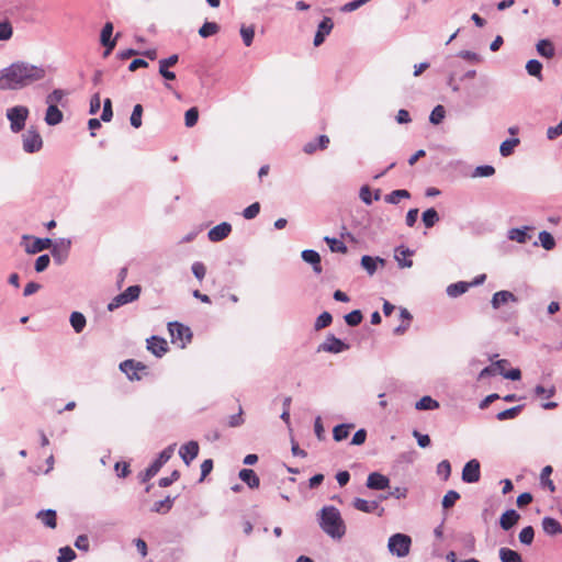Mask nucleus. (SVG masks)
I'll return each mask as SVG.
<instances>
[{"mask_svg": "<svg viewBox=\"0 0 562 562\" xmlns=\"http://www.w3.org/2000/svg\"><path fill=\"white\" fill-rule=\"evenodd\" d=\"M324 240L326 241V244L329 246V249L333 251V252H341V254H346L348 248L347 246L341 241V240H338L337 238H333V237H328L326 236L324 238Z\"/></svg>", "mask_w": 562, "mask_h": 562, "instance_id": "nucleus-41", "label": "nucleus"}, {"mask_svg": "<svg viewBox=\"0 0 562 562\" xmlns=\"http://www.w3.org/2000/svg\"><path fill=\"white\" fill-rule=\"evenodd\" d=\"M142 115H143L142 104L134 105L131 117H130L131 125L134 128H139L142 126V123H143Z\"/></svg>", "mask_w": 562, "mask_h": 562, "instance_id": "nucleus-44", "label": "nucleus"}, {"mask_svg": "<svg viewBox=\"0 0 562 562\" xmlns=\"http://www.w3.org/2000/svg\"><path fill=\"white\" fill-rule=\"evenodd\" d=\"M495 173V168L490 165L477 166L474 169L473 177H491Z\"/></svg>", "mask_w": 562, "mask_h": 562, "instance_id": "nucleus-59", "label": "nucleus"}, {"mask_svg": "<svg viewBox=\"0 0 562 562\" xmlns=\"http://www.w3.org/2000/svg\"><path fill=\"white\" fill-rule=\"evenodd\" d=\"M353 428L352 424H340L333 429V437L336 441H341L349 436V430Z\"/></svg>", "mask_w": 562, "mask_h": 562, "instance_id": "nucleus-36", "label": "nucleus"}, {"mask_svg": "<svg viewBox=\"0 0 562 562\" xmlns=\"http://www.w3.org/2000/svg\"><path fill=\"white\" fill-rule=\"evenodd\" d=\"M259 212H260V204L258 202H255V203L250 204L249 206H247L246 209H244L243 216L246 220H252L259 214Z\"/></svg>", "mask_w": 562, "mask_h": 562, "instance_id": "nucleus-60", "label": "nucleus"}, {"mask_svg": "<svg viewBox=\"0 0 562 562\" xmlns=\"http://www.w3.org/2000/svg\"><path fill=\"white\" fill-rule=\"evenodd\" d=\"M120 369L126 373V375L133 380V379H139L137 375V371L144 370L145 366L140 362H137L135 360H125L120 364Z\"/></svg>", "mask_w": 562, "mask_h": 562, "instance_id": "nucleus-17", "label": "nucleus"}, {"mask_svg": "<svg viewBox=\"0 0 562 562\" xmlns=\"http://www.w3.org/2000/svg\"><path fill=\"white\" fill-rule=\"evenodd\" d=\"M527 72L536 77L538 80H542V64L537 59H530L526 64Z\"/></svg>", "mask_w": 562, "mask_h": 562, "instance_id": "nucleus-34", "label": "nucleus"}, {"mask_svg": "<svg viewBox=\"0 0 562 562\" xmlns=\"http://www.w3.org/2000/svg\"><path fill=\"white\" fill-rule=\"evenodd\" d=\"M333 321L331 314L323 312L315 321L314 327L316 330L323 329L330 325Z\"/></svg>", "mask_w": 562, "mask_h": 562, "instance_id": "nucleus-52", "label": "nucleus"}, {"mask_svg": "<svg viewBox=\"0 0 562 562\" xmlns=\"http://www.w3.org/2000/svg\"><path fill=\"white\" fill-rule=\"evenodd\" d=\"M69 322L76 334L82 333L87 325V319L80 312H72L70 314Z\"/></svg>", "mask_w": 562, "mask_h": 562, "instance_id": "nucleus-29", "label": "nucleus"}, {"mask_svg": "<svg viewBox=\"0 0 562 562\" xmlns=\"http://www.w3.org/2000/svg\"><path fill=\"white\" fill-rule=\"evenodd\" d=\"M168 330L172 338V342H180L181 347L191 340L192 333L189 327L182 325L179 322H170L168 324Z\"/></svg>", "mask_w": 562, "mask_h": 562, "instance_id": "nucleus-7", "label": "nucleus"}, {"mask_svg": "<svg viewBox=\"0 0 562 562\" xmlns=\"http://www.w3.org/2000/svg\"><path fill=\"white\" fill-rule=\"evenodd\" d=\"M518 538L522 544L530 546L535 538L533 528L531 526L522 528L521 531L519 532Z\"/></svg>", "mask_w": 562, "mask_h": 562, "instance_id": "nucleus-47", "label": "nucleus"}, {"mask_svg": "<svg viewBox=\"0 0 562 562\" xmlns=\"http://www.w3.org/2000/svg\"><path fill=\"white\" fill-rule=\"evenodd\" d=\"M460 541H461V543H462L463 548H464L468 552L472 553V552H474V551H475V542H476V541H475V538H474V536H473L472 533H465V535H463V536L460 538Z\"/></svg>", "mask_w": 562, "mask_h": 562, "instance_id": "nucleus-55", "label": "nucleus"}, {"mask_svg": "<svg viewBox=\"0 0 562 562\" xmlns=\"http://www.w3.org/2000/svg\"><path fill=\"white\" fill-rule=\"evenodd\" d=\"M240 35L243 37L244 44L246 46H250L254 41L255 29L252 26H241Z\"/></svg>", "mask_w": 562, "mask_h": 562, "instance_id": "nucleus-57", "label": "nucleus"}, {"mask_svg": "<svg viewBox=\"0 0 562 562\" xmlns=\"http://www.w3.org/2000/svg\"><path fill=\"white\" fill-rule=\"evenodd\" d=\"M509 302L517 303L518 299L510 291L503 290L493 294L491 304L493 308L498 310L502 305Z\"/></svg>", "mask_w": 562, "mask_h": 562, "instance_id": "nucleus-16", "label": "nucleus"}, {"mask_svg": "<svg viewBox=\"0 0 562 562\" xmlns=\"http://www.w3.org/2000/svg\"><path fill=\"white\" fill-rule=\"evenodd\" d=\"M52 243L53 241L49 238H35L31 245L26 246L25 250L29 254H37L40 251L50 248Z\"/></svg>", "mask_w": 562, "mask_h": 562, "instance_id": "nucleus-28", "label": "nucleus"}, {"mask_svg": "<svg viewBox=\"0 0 562 562\" xmlns=\"http://www.w3.org/2000/svg\"><path fill=\"white\" fill-rule=\"evenodd\" d=\"M322 530L333 539H341L346 533V525L340 512L335 506H324L318 515Z\"/></svg>", "mask_w": 562, "mask_h": 562, "instance_id": "nucleus-2", "label": "nucleus"}, {"mask_svg": "<svg viewBox=\"0 0 562 562\" xmlns=\"http://www.w3.org/2000/svg\"><path fill=\"white\" fill-rule=\"evenodd\" d=\"M112 116H113L112 101H111V99L106 98L103 102V111L101 114V120L103 122H110L112 120Z\"/></svg>", "mask_w": 562, "mask_h": 562, "instance_id": "nucleus-61", "label": "nucleus"}, {"mask_svg": "<svg viewBox=\"0 0 562 562\" xmlns=\"http://www.w3.org/2000/svg\"><path fill=\"white\" fill-rule=\"evenodd\" d=\"M537 52L540 56L552 58L555 54L553 44L549 40H540L536 45Z\"/></svg>", "mask_w": 562, "mask_h": 562, "instance_id": "nucleus-31", "label": "nucleus"}, {"mask_svg": "<svg viewBox=\"0 0 562 562\" xmlns=\"http://www.w3.org/2000/svg\"><path fill=\"white\" fill-rule=\"evenodd\" d=\"M46 68L27 61H15L0 69V90H22L42 81Z\"/></svg>", "mask_w": 562, "mask_h": 562, "instance_id": "nucleus-1", "label": "nucleus"}, {"mask_svg": "<svg viewBox=\"0 0 562 562\" xmlns=\"http://www.w3.org/2000/svg\"><path fill=\"white\" fill-rule=\"evenodd\" d=\"M191 270H192V273L194 274V277L199 281H202L204 279L205 273H206V268H205V266L202 262L195 261L192 265Z\"/></svg>", "mask_w": 562, "mask_h": 562, "instance_id": "nucleus-62", "label": "nucleus"}, {"mask_svg": "<svg viewBox=\"0 0 562 562\" xmlns=\"http://www.w3.org/2000/svg\"><path fill=\"white\" fill-rule=\"evenodd\" d=\"M13 29L10 22H0V41H8L12 37Z\"/></svg>", "mask_w": 562, "mask_h": 562, "instance_id": "nucleus-58", "label": "nucleus"}, {"mask_svg": "<svg viewBox=\"0 0 562 562\" xmlns=\"http://www.w3.org/2000/svg\"><path fill=\"white\" fill-rule=\"evenodd\" d=\"M471 284L464 281H459L447 286V294L450 297H458L470 289Z\"/></svg>", "mask_w": 562, "mask_h": 562, "instance_id": "nucleus-30", "label": "nucleus"}, {"mask_svg": "<svg viewBox=\"0 0 562 562\" xmlns=\"http://www.w3.org/2000/svg\"><path fill=\"white\" fill-rule=\"evenodd\" d=\"M220 30V26L215 22H205L200 29H199V35L201 37H209L214 34H216Z\"/></svg>", "mask_w": 562, "mask_h": 562, "instance_id": "nucleus-42", "label": "nucleus"}, {"mask_svg": "<svg viewBox=\"0 0 562 562\" xmlns=\"http://www.w3.org/2000/svg\"><path fill=\"white\" fill-rule=\"evenodd\" d=\"M519 518L520 515L515 509H508L501 516L499 525L502 529L509 530L518 522Z\"/></svg>", "mask_w": 562, "mask_h": 562, "instance_id": "nucleus-22", "label": "nucleus"}, {"mask_svg": "<svg viewBox=\"0 0 562 562\" xmlns=\"http://www.w3.org/2000/svg\"><path fill=\"white\" fill-rule=\"evenodd\" d=\"M552 473V467L551 465H546L542 471H541V474H540V481H541V484L546 487H548L550 490V492H554L555 491V486L553 484V482L550 480V474Z\"/></svg>", "mask_w": 562, "mask_h": 562, "instance_id": "nucleus-43", "label": "nucleus"}, {"mask_svg": "<svg viewBox=\"0 0 562 562\" xmlns=\"http://www.w3.org/2000/svg\"><path fill=\"white\" fill-rule=\"evenodd\" d=\"M50 262V258L48 255H41L35 261V271L43 272L47 269Z\"/></svg>", "mask_w": 562, "mask_h": 562, "instance_id": "nucleus-63", "label": "nucleus"}, {"mask_svg": "<svg viewBox=\"0 0 562 562\" xmlns=\"http://www.w3.org/2000/svg\"><path fill=\"white\" fill-rule=\"evenodd\" d=\"M362 321V313L361 311L359 310H355L350 313H348L347 315H345V322L349 325V326H357L361 323Z\"/></svg>", "mask_w": 562, "mask_h": 562, "instance_id": "nucleus-54", "label": "nucleus"}, {"mask_svg": "<svg viewBox=\"0 0 562 562\" xmlns=\"http://www.w3.org/2000/svg\"><path fill=\"white\" fill-rule=\"evenodd\" d=\"M57 562H71L76 559V552L70 547H63L58 551Z\"/></svg>", "mask_w": 562, "mask_h": 562, "instance_id": "nucleus-51", "label": "nucleus"}, {"mask_svg": "<svg viewBox=\"0 0 562 562\" xmlns=\"http://www.w3.org/2000/svg\"><path fill=\"white\" fill-rule=\"evenodd\" d=\"M199 120V111L196 108H190L184 114V124L187 127H193Z\"/></svg>", "mask_w": 562, "mask_h": 562, "instance_id": "nucleus-53", "label": "nucleus"}, {"mask_svg": "<svg viewBox=\"0 0 562 562\" xmlns=\"http://www.w3.org/2000/svg\"><path fill=\"white\" fill-rule=\"evenodd\" d=\"M414 251L408 248H397L395 252V259L398 263L400 268H411L413 266V261L411 259H406V257L413 256Z\"/></svg>", "mask_w": 562, "mask_h": 562, "instance_id": "nucleus-27", "label": "nucleus"}, {"mask_svg": "<svg viewBox=\"0 0 562 562\" xmlns=\"http://www.w3.org/2000/svg\"><path fill=\"white\" fill-rule=\"evenodd\" d=\"M366 486L370 490L383 491L390 487V479L380 472H372L367 477Z\"/></svg>", "mask_w": 562, "mask_h": 562, "instance_id": "nucleus-11", "label": "nucleus"}, {"mask_svg": "<svg viewBox=\"0 0 562 562\" xmlns=\"http://www.w3.org/2000/svg\"><path fill=\"white\" fill-rule=\"evenodd\" d=\"M301 257L305 262L313 266L315 273L322 272L321 256L317 251L313 249H305L302 251Z\"/></svg>", "mask_w": 562, "mask_h": 562, "instance_id": "nucleus-20", "label": "nucleus"}, {"mask_svg": "<svg viewBox=\"0 0 562 562\" xmlns=\"http://www.w3.org/2000/svg\"><path fill=\"white\" fill-rule=\"evenodd\" d=\"M446 116V110L442 105H436L430 113L429 121L430 123L438 125L440 124Z\"/></svg>", "mask_w": 562, "mask_h": 562, "instance_id": "nucleus-49", "label": "nucleus"}, {"mask_svg": "<svg viewBox=\"0 0 562 562\" xmlns=\"http://www.w3.org/2000/svg\"><path fill=\"white\" fill-rule=\"evenodd\" d=\"M422 218L425 226L431 228L439 221V214L434 207H430L423 213Z\"/></svg>", "mask_w": 562, "mask_h": 562, "instance_id": "nucleus-37", "label": "nucleus"}, {"mask_svg": "<svg viewBox=\"0 0 562 562\" xmlns=\"http://www.w3.org/2000/svg\"><path fill=\"white\" fill-rule=\"evenodd\" d=\"M521 408H522V406H520V405L507 408L505 411L499 412L496 415V418L498 420L514 419L515 417L518 416V414L520 413Z\"/></svg>", "mask_w": 562, "mask_h": 562, "instance_id": "nucleus-46", "label": "nucleus"}, {"mask_svg": "<svg viewBox=\"0 0 562 562\" xmlns=\"http://www.w3.org/2000/svg\"><path fill=\"white\" fill-rule=\"evenodd\" d=\"M23 150L27 154L37 153L43 147V139L35 127H30L22 134Z\"/></svg>", "mask_w": 562, "mask_h": 562, "instance_id": "nucleus-6", "label": "nucleus"}, {"mask_svg": "<svg viewBox=\"0 0 562 562\" xmlns=\"http://www.w3.org/2000/svg\"><path fill=\"white\" fill-rule=\"evenodd\" d=\"M64 120L63 112L55 104L47 105L44 121L49 126H55Z\"/></svg>", "mask_w": 562, "mask_h": 562, "instance_id": "nucleus-18", "label": "nucleus"}, {"mask_svg": "<svg viewBox=\"0 0 562 562\" xmlns=\"http://www.w3.org/2000/svg\"><path fill=\"white\" fill-rule=\"evenodd\" d=\"M52 256L57 265H61L66 261L69 248L70 240L69 239H59L55 244L52 243Z\"/></svg>", "mask_w": 562, "mask_h": 562, "instance_id": "nucleus-8", "label": "nucleus"}, {"mask_svg": "<svg viewBox=\"0 0 562 562\" xmlns=\"http://www.w3.org/2000/svg\"><path fill=\"white\" fill-rule=\"evenodd\" d=\"M179 454L182 461L189 465L199 454V443L194 440H191L182 445L179 449Z\"/></svg>", "mask_w": 562, "mask_h": 562, "instance_id": "nucleus-13", "label": "nucleus"}, {"mask_svg": "<svg viewBox=\"0 0 562 562\" xmlns=\"http://www.w3.org/2000/svg\"><path fill=\"white\" fill-rule=\"evenodd\" d=\"M539 241L546 250H551L555 247V240L553 236L547 231L539 233Z\"/></svg>", "mask_w": 562, "mask_h": 562, "instance_id": "nucleus-45", "label": "nucleus"}, {"mask_svg": "<svg viewBox=\"0 0 562 562\" xmlns=\"http://www.w3.org/2000/svg\"><path fill=\"white\" fill-rule=\"evenodd\" d=\"M481 471L480 462L476 459H472L465 463L462 470V480L465 483H476L480 481Z\"/></svg>", "mask_w": 562, "mask_h": 562, "instance_id": "nucleus-9", "label": "nucleus"}, {"mask_svg": "<svg viewBox=\"0 0 562 562\" xmlns=\"http://www.w3.org/2000/svg\"><path fill=\"white\" fill-rule=\"evenodd\" d=\"M147 348L155 356L161 357L167 351V342L162 338L151 336L149 339H147Z\"/></svg>", "mask_w": 562, "mask_h": 562, "instance_id": "nucleus-21", "label": "nucleus"}, {"mask_svg": "<svg viewBox=\"0 0 562 562\" xmlns=\"http://www.w3.org/2000/svg\"><path fill=\"white\" fill-rule=\"evenodd\" d=\"M349 346L341 339L330 335L326 340L318 347V351H326L331 353H339L347 350Z\"/></svg>", "mask_w": 562, "mask_h": 562, "instance_id": "nucleus-12", "label": "nucleus"}, {"mask_svg": "<svg viewBox=\"0 0 562 562\" xmlns=\"http://www.w3.org/2000/svg\"><path fill=\"white\" fill-rule=\"evenodd\" d=\"M437 474L442 476L447 481L451 474V464L448 460H442L437 465Z\"/></svg>", "mask_w": 562, "mask_h": 562, "instance_id": "nucleus-56", "label": "nucleus"}, {"mask_svg": "<svg viewBox=\"0 0 562 562\" xmlns=\"http://www.w3.org/2000/svg\"><path fill=\"white\" fill-rule=\"evenodd\" d=\"M530 229V226H524L521 228H510L507 232V238L519 244H526L530 239V235L528 234Z\"/></svg>", "mask_w": 562, "mask_h": 562, "instance_id": "nucleus-19", "label": "nucleus"}, {"mask_svg": "<svg viewBox=\"0 0 562 562\" xmlns=\"http://www.w3.org/2000/svg\"><path fill=\"white\" fill-rule=\"evenodd\" d=\"M37 519L41 520V522L50 528H56L57 519H56V512L54 509H46V510H40L36 515Z\"/></svg>", "mask_w": 562, "mask_h": 562, "instance_id": "nucleus-26", "label": "nucleus"}, {"mask_svg": "<svg viewBox=\"0 0 562 562\" xmlns=\"http://www.w3.org/2000/svg\"><path fill=\"white\" fill-rule=\"evenodd\" d=\"M176 445H170L165 448L158 456V458L143 472L139 474L142 482H147L154 477L161 467L167 463L173 454Z\"/></svg>", "mask_w": 562, "mask_h": 562, "instance_id": "nucleus-4", "label": "nucleus"}, {"mask_svg": "<svg viewBox=\"0 0 562 562\" xmlns=\"http://www.w3.org/2000/svg\"><path fill=\"white\" fill-rule=\"evenodd\" d=\"M519 144L518 138H509L501 144L499 153L503 157H508L513 154L514 148Z\"/></svg>", "mask_w": 562, "mask_h": 562, "instance_id": "nucleus-40", "label": "nucleus"}, {"mask_svg": "<svg viewBox=\"0 0 562 562\" xmlns=\"http://www.w3.org/2000/svg\"><path fill=\"white\" fill-rule=\"evenodd\" d=\"M498 553L502 562H522L521 555L512 549L501 548Z\"/></svg>", "mask_w": 562, "mask_h": 562, "instance_id": "nucleus-32", "label": "nucleus"}, {"mask_svg": "<svg viewBox=\"0 0 562 562\" xmlns=\"http://www.w3.org/2000/svg\"><path fill=\"white\" fill-rule=\"evenodd\" d=\"M412 539L405 533H395L389 538L387 549L389 551L397 557H407L411 550Z\"/></svg>", "mask_w": 562, "mask_h": 562, "instance_id": "nucleus-3", "label": "nucleus"}, {"mask_svg": "<svg viewBox=\"0 0 562 562\" xmlns=\"http://www.w3.org/2000/svg\"><path fill=\"white\" fill-rule=\"evenodd\" d=\"M561 135H562V120L560 121V123L558 125L550 126L547 130V137L550 140H553V139L558 138Z\"/></svg>", "mask_w": 562, "mask_h": 562, "instance_id": "nucleus-64", "label": "nucleus"}, {"mask_svg": "<svg viewBox=\"0 0 562 562\" xmlns=\"http://www.w3.org/2000/svg\"><path fill=\"white\" fill-rule=\"evenodd\" d=\"M411 193L405 189H397L384 196V201L390 204H397L401 199H409Z\"/></svg>", "mask_w": 562, "mask_h": 562, "instance_id": "nucleus-33", "label": "nucleus"}, {"mask_svg": "<svg viewBox=\"0 0 562 562\" xmlns=\"http://www.w3.org/2000/svg\"><path fill=\"white\" fill-rule=\"evenodd\" d=\"M140 294V286L139 285H131L125 291L121 293L126 304L132 303L136 301L139 297Z\"/></svg>", "mask_w": 562, "mask_h": 562, "instance_id": "nucleus-39", "label": "nucleus"}, {"mask_svg": "<svg viewBox=\"0 0 562 562\" xmlns=\"http://www.w3.org/2000/svg\"><path fill=\"white\" fill-rule=\"evenodd\" d=\"M173 505V498L170 496H167L165 499L156 502L151 508L153 512L159 513V514H166L168 513Z\"/></svg>", "mask_w": 562, "mask_h": 562, "instance_id": "nucleus-38", "label": "nucleus"}, {"mask_svg": "<svg viewBox=\"0 0 562 562\" xmlns=\"http://www.w3.org/2000/svg\"><path fill=\"white\" fill-rule=\"evenodd\" d=\"M334 27V23L330 18L325 16L322 22L318 24L316 34L314 36V45L319 46L324 43L327 35L330 34Z\"/></svg>", "mask_w": 562, "mask_h": 562, "instance_id": "nucleus-14", "label": "nucleus"}, {"mask_svg": "<svg viewBox=\"0 0 562 562\" xmlns=\"http://www.w3.org/2000/svg\"><path fill=\"white\" fill-rule=\"evenodd\" d=\"M439 407V403L430 396H423L416 402L415 408L418 411H431Z\"/></svg>", "mask_w": 562, "mask_h": 562, "instance_id": "nucleus-35", "label": "nucleus"}, {"mask_svg": "<svg viewBox=\"0 0 562 562\" xmlns=\"http://www.w3.org/2000/svg\"><path fill=\"white\" fill-rule=\"evenodd\" d=\"M352 505L357 510L367 514L378 513V516H382L384 513V508L380 507L379 501H367L357 497L353 499Z\"/></svg>", "mask_w": 562, "mask_h": 562, "instance_id": "nucleus-10", "label": "nucleus"}, {"mask_svg": "<svg viewBox=\"0 0 562 562\" xmlns=\"http://www.w3.org/2000/svg\"><path fill=\"white\" fill-rule=\"evenodd\" d=\"M66 92L61 89H55L49 94L46 95L45 102L47 105L55 104L57 105L65 98Z\"/></svg>", "mask_w": 562, "mask_h": 562, "instance_id": "nucleus-48", "label": "nucleus"}, {"mask_svg": "<svg viewBox=\"0 0 562 562\" xmlns=\"http://www.w3.org/2000/svg\"><path fill=\"white\" fill-rule=\"evenodd\" d=\"M30 111L25 105H15L7 110V119L10 122V130L19 133L25 127Z\"/></svg>", "mask_w": 562, "mask_h": 562, "instance_id": "nucleus-5", "label": "nucleus"}, {"mask_svg": "<svg viewBox=\"0 0 562 562\" xmlns=\"http://www.w3.org/2000/svg\"><path fill=\"white\" fill-rule=\"evenodd\" d=\"M460 498V494L457 491H448L442 498V507L449 509L454 506L456 502Z\"/></svg>", "mask_w": 562, "mask_h": 562, "instance_id": "nucleus-50", "label": "nucleus"}, {"mask_svg": "<svg viewBox=\"0 0 562 562\" xmlns=\"http://www.w3.org/2000/svg\"><path fill=\"white\" fill-rule=\"evenodd\" d=\"M378 263L384 265V259L380 257H371L368 255L362 256L361 266L368 272L369 276H373L376 271Z\"/></svg>", "mask_w": 562, "mask_h": 562, "instance_id": "nucleus-23", "label": "nucleus"}, {"mask_svg": "<svg viewBox=\"0 0 562 562\" xmlns=\"http://www.w3.org/2000/svg\"><path fill=\"white\" fill-rule=\"evenodd\" d=\"M542 529L549 536H557L562 533L561 524L552 517H544L542 519Z\"/></svg>", "mask_w": 562, "mask_h": 562, "instance_id": "nucleus-24", "label": "nucleus"}, {"mask_svg": "<svg viewBox=\"0 0 562 562\" xmlns=\"http://www.w3.org/2000/svg\"><path fill=\"white\" fill-rule=\"evenodd\" d=\"M239 479L245 482L250 488L259 487L260 480L251 469H243L238 474Z\"/></svg>", "mask_w": 562, "mask_h": 562, "instance_id": "nucleus-25", "label": "nucleus"}, {"mask_svg": "<svg viewBox=\"0 0 562 562\" xmlns=\"http://www.w3.org/2000/svg\"><path fill=\"white\" fill-rule=\"evenodd\" d=\"M232 232V225L227 222H223L213 228H211L207 233V237L211 241H221L225 239Z\"/></svg>", "mask_w": 562, "mask_h": 562, "instance_id": "nucleus-15", "label": "nucleus"}]
</instances>
